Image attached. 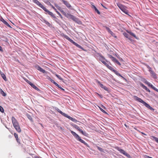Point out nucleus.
<instances>
[{
	"label": "nucleus",
	"instance_id": "nucleus-22",
	"mask_svg": "<svg viewBox=\"0 0 158 158\" xmlns=\"http://www.w3.org/2000/svg\"><path fill=\"white\" fill-rule=\"evenodd\" d=\"M127 33H129L130 35L134 37L136 39H138V38L135 35L134 33L128 31H127Z\"/></svg>",
	"mask_w": 158,
	"mask_h": 158
},
{
	"label": "nucleus",
	"instance_id": "nucleus-1",
	"mask_svg": "<svg viewBox=\"0 0 158 158\" xmlns=\"http://www.w3.org/2000/svg\"><path fill=\"white\" fill-rule=\"evenodd\" d=\"M33 2L36 4L38 6L40 7L43 9L44 11H45V14H48L50 15L52 17H54V14L51 12L49 11L48 9L45 7L44 5L41 4L37 0H32Z\"/></svg>",
	"mask_w": 158,
	"mask_h": 158
},
{
	"label": "nucleus",
	"instance_id": "nucleus-7",
	"mask_svg": "<svg viewBox=\"0 0 158 158\" xmlns=\"http://www.w3.org/2000/svg\"><path fill=\"white\" fill-rule=\"evenodd\" d=\"M96 82L99 85L101 88L104 89L105 90L107 91L108 92H109L110 90L106 86L104 85L101 84L100 81H98V80H96Z\"/></svg>",
	"mask_w": 158,
	"mask_h": 158
},
{
	"label": "nucleus",
	"instance_id": "nucleus-44",
	"mask_svg": "<svg viewBox=\"0 0 158 158\" xmlns=\"http://www.w3.org/2000/svg\"><path fill=\"white\" fill-rule=\"evenodd\" d=\"M106 29L108 31L109 33L110 32V31H111L110 29L108 27H106Z\"/></svg>",
	"mask_w": 158,
	"mask_h": 158
},
{
	"label": "nucleus",
	"instance_id": "nucleus-41",
	"mask_svg": "<svg viewBox=\"0 0 158 158\" xmlns=\"http://www.w3.org/2000/svg\"><path fill=\"white\" fill-rule=\"evenodd\" d=\"M99 108L100 109V110L102 112H103V113H107L104 110H103L102 109V108H101V107H99Z\"/></svg>",
	"mask_w": 158,
	"mask_h": 158
},
{
	"label": "nucleus",
	"instance_id": "nucleus-6",
	"mask_svg": "<svg viewBox=\"0 0 158 158\" xmlns=\"http://www.w3.org/2000/svg\"><path fill=\"white\" fill-rule=\"evenodd\" d=\"M117 149L118 151L119 152L123 154L124 155L127 156V157L129 158H131L130 155L128 154L123 149H121L119 147L117 148Z\"/></svg>",
	"mask_w": 158,
	"mask_h": 158
},
{
	"label": "nucleus",
	"instance_id": "nucleus-9",
	"mask_svg": "<svg viewBox=\"0 0 158 158\" xmlns=\"http://www.w3.org/2000/svg\"><path fill=\"white\" fill-rule=\"evenodd\" d=\"M11 119L14 127L19 125L17 120L14 117H12Z\"/></svg>",
	"mask_w": 158,
	"mask_h": 158
},
{
	"label": "nucleus",
	"instance_id": "nucleus-3",
	"mask_svg": "<svg viewBox=\"0 0 158 158\" xmlns=\"http://www.w3.org/2000/svg\"><path fill=\"white\" fill-rule=\"evenodd\" d=\"M55 110L56 111H57L60 114H62V115H63L65 117H66L68 118L69 119H70L72 121H73L76 123H77V122H80L79 121H78L75 119L73 118L72 117H70V116L68 115L67 114H66L65 113H63L59 109H58V108L56 107L55 108Z\"/></svg>",
	"mask_w": 158,
	"mask_h": 158
},
{
	"label": "nucleus",
	"instance_id": "nucleus-33",
	"mask_svg": "<svg viewBox=\"0 0 158 158\" xmlns=\"http://www.w3.org/2000/svg\"><path fill=\"white\" fill-rule=\"evenodd\" d=\"M14 136L16 139V140L18 142H19V139L18 138V135L16 133H15L14 134Z\"/></svg>",
	"mask_w": 158,
	"mask_h": 158
},
{
	"label": "nucleus",
	"instance_id": "nucleus-2",
	"mask_svg": "<svg viewBox=\"0 0 158 158\" xmlns=\"http://www.w3.org/2000/svg\"><path fill=\"white\" fill-rule=\"evenodd\" d=\"M71 133L72 134V135L77 140L79 141L81 143L84 144L87 147H89V145L86 143L84 140L81 139V137L76 134L75 132L73 131H72L71 130H70Z\"/></svg>",
	"mask_w": 158,
	"mask_h": 158
},
{
	"label": "nucleus",
	"instance_id": "nucleus-36",
	"mask_svg": "<svg viewBox=\"0 0 158 158\" xmlns=\"http://www.w3.org/2000/svg\"><path fill=\"white\" fill-rule=\"evenodd\" d=\"M55 20L56 22L57 23H58V21H59V20L54 15V17H52Z\"/></svg>",
	"mask_w": 158,
	"mask_h": 158
},
{
	"label": "nucleus",
	"instance_id": "nucleus-17",
	"mask_svg": "<svg viewBox=\"0 0 158 158\" xmlns=\"http://www.w3.org/2000/svg\"><path fill=\"white\" fill-rule=\"evenodd\" d=\"M140 86L142 87L144 89L146 90L147 91H148L149 92H150V90L147 88L146 86L144 85L143 83H140Z\"/></svg>",
	"mask_w": 158,
	"mask_h": 158
},
{
	"label": "nucleus",
	"instance_id": "nucleus-52",
	"mask_svg": "<svg viewBox=\"0 0 158 158\" xmlns=\"http://www.w3.org/2000/svg\"><path fill=\"white\" fill-rule=\"evenodd\" d=\"M145 158H152V157L149 156H145Z\"/></svg>",
	"mask_w": 158,
	"mask_h": 158
},
{
	"label": "nucleus",
	"instance_id": "nucleus-8",
	"mask_svg": "<svg viewBox=\"0 0 158 158\" xmlns=\"http://www.w3.org/2000/svg\"><path fill=\"white\" fill-rule=\"evenodd\" d=\"M66 17L68 19H71L74 21H76L77 19L75 16L68 13L66 15Z\"/></svg>",
	"mask_w": 158,
	"mask_h": 158
},
{
	"label": "nucleus",
	"instance_id": "nucleus-26",
	"mask_svg": "<svg viewBox=\"0 0 158 158\" xmlns=\"http://www.w3.org/2000/svg\"><path fill=\"white\" fill-rule=\"evenodd\" d=\"M151 138V139L152 140H154L155 141H156L157 143H158V138L153 136H152Z\"/></svg>",
	"mask_w": 158,
	"mask_h": 158
},
{
	"label": "nucleus",
	"instance_id": "nucleus-16",
	"mask_svg": "<svg viewBox=\"0 0 158 158\" xmlns=\"http://www.w3.org/2000/svg\"><path fill=\"white\" fill-rule=\"evenodd\" d=\"M117 5L118 7L122 11L125 9L124 7V6L121 3H118L117 4Z\"/></svg>",
	"mask_w": 158,
	"mask_h": 158
},
{
	"label": "nucleus",
	"instance_id": "nucleus-14",
	"mask_svg": "<svg viewBox=\"0 0 158 158\" xmlns=\"http://www.w3.org/2000/svg\"><path fill=\"white\" fill-rule=\"evenodd\" d=\"M44 2L47 5L50 6L53 9H55V7L50 2L49 0H45Z\"/></svg>",
	"mask_w": 158,
	"mask_h": 158
},
{
	"label": "nucleus",
	"instance_id": "nucleus-10",
	"mask_svg": "<svg viewBox=\"0 0 158 158\" xmlns=\"http://www.w3.org/2000/svg\"><path fill=\"white\" fill-rule=\"evenodd\" d=\"M35 68L37 70L44 73H47V72L45 70L43 69L42 68H41L38 65L36 66Z\"/></svg>",
	"mask_w": 158,
	"mask_h": 158
},
{
	"label": "nucleus",
	"instance_id": "nucleus-13",
	"mask_svg": "<svg viewBox=\"0 0 158 158\" xmlns=\"http://www.w3.org/2000/svg\"><path fill=\"white\" fill-rule=\"evenodd\" d=\"M101 61L109 69L111 70H112L113 68L109 65L106 62L103 60H101Z\"/></svg>",
	"mask_w": 158,
	"mask_h": 158
},
{
	"label": "nucleus",
	"instance_id": "nucleus-51",
	"mask_svg": "<svg viewBox=\"0 0 158 158\" xmlns=\"http://www.w3.org/2000/svg\"><path fill=\"white\" fill-rule=\"evenodd\" d=\"M58 87L60 89L63 91H64V89L62 87H61V86H60V85L59 86V87Z\"/></svg>",
	"mask_w": 158,
	"mask_h": 158
},
{
	"label": "nucleus",
	"instance_id": "nucleus-59",
	"mask_svg": "<svg viewBox=\"0 0 158 158\" xmlns=\"http://www.w3.org/2000/svg\"><path fill=\"white\" fill-rule=\"evenodd\" d=\"M28 84H29L31 86V84H33L32 83H31L30 81H29V82H27Z\"/></svg>",
	"mask_w": 158,
	"mask_h": 158
},
{
	"label": "nucleus",
	"instance_id": "nucleus-5",
	"mask_svg": "<svg viewBox=\"0 0 158 158\" xmlns=\"http://www.w3.org/2000/svg\"><path fill=\"white\" fill-rule=\"evenodd\" d=\"M133 98L134 100L137 101V102L143 104L146 107L149 109H150V108L151 107V106L149 105V104L145 102L141 98H138L137 96L134 95L133 96Z\"/></svg>",
	"mask_w": 158,
	"mask_h": 158
},
{
	"label": "nucleus",
	"instance_id": "nucleus-53",
	"mask_svg": "<svg viewBox=\"0 0 158 158\" xmlns=\"http://www.w3.org/2000/svg\"><path fill=\"white\" fill-rule=\"evenodd\" d=\"M0 51L2 52H3L2 48L1 46H0Z\"/></svg>",
	"mask_w": 158,
	"mask_h": 158
},
{
	"label": "nucleus",
	"instance_id": "nucleus-23",
	"mask_svg": "<svg viewBox=\"0 0 158 158\" xmlns=\"http://www.w3.org/2000/svg\"><path fill=\"white\" fill-rule=\"evenodd\" d=\"M92 8L94 9L95 11L99 15L100 14V12L98 10L95 6L93 5L92 6Z\"/></svg>",
	"mask_w": 158,
	"mask_h": 158
},
{
	"label": "nucleus",
	"instance_id": "nucleus-25",
	"mask_svg": "<svg viewBox=\"0 0 158 158\" xmlns=\"http://www.w3.org/2000/svg\"><path fill=\"white\" fill-rule=\"evenodd\" d=\"M111 71H113L118 76H120V74L117 71L114 70V68H113Z\"/></svg>",
	"mask_w": 158,
	"mask_h": 158
},
{
	"label": "nucleus",
	"instance_id": "nucleus-45",
	"mask_svg": "<svg viewBox=\"0 0 158 158\" xmlns=\"http://www.w3.org/2000/svg\"><path fill=\"white\" fill-rule=\"evenodd\" d=\"M99 56L102 58L103 59H105V58L104 57L100 54V53H98V54Z\"/></svg>",
	"mask_w": 158,
	"mask_h": 158
},
{
	"label": "nucleus",
	"instance_id": "nucleus-38",
	"mask_svg": "<svg viewBox=\"0 0 158 158\" xmlns=\"http://www.w3.org/2000/svg\"><path fill=\"white\" fill-rule=\"evenodd\" d=\"M0 111L2 113H3L4 112L3 108L1 106H0Z\"/></svg>",
	"mask_w": 158,
	"mask_h": 158
},
{
	"label": "nucleus",
	"instance_id": "nucleus-29",
	"mask_svg": "<svg viewBox=\"0 0 158 158\" xmlns=\"http://www.w3.org/2000/svg\"><path fill=\"white\" fill-rule=\"evenodd\" d=\"M81 133L83 135L86 136H87L88 135V133H87L85 131H83V130L81 132Z\"/></svg>",
	"mask_w": 158,
	"mask_h": 158
},
{
	"label": "nucleus",
	"instance_id": "nucleus-58",
	"mask_svg": "<svg viewBox=\"0 0 158 158\" xmlns=\"http://www.w3.org/2000/svg\"><path fill=\"white\" fill-rule=\"evenodd\" d=\"M50 81H51V82H52V83H54V82H55V81H54L53 80H52H52H51Z\"/></svg>",
	"mask_w": 158,
	"mask_h": 158
},
{
	"label": "nucleus",
	"instance_id": "nucleus-56",
	"mask_svg": "<svg viewBox=\"0 0 158 158\" xmlns=\"http://www.w3.org/2000/svg\"><path fill=\"white\" fill-rule=\"evenodd\" d=\"M24 80L27 83L28 82H29V81L27 79L25 78L24 79Z\"/></svg>",
	"mask_w": 158,
	"mask_h": 158
},
{
	"label": "nucleus",
	"instance_id": "nucleus-48",
	"mask_svg": "<svg viewBox=\"0 0 158 158\" xmlns=\"http://www.w3.org/2000/svg\"><path fill=\"white\" fill-rule=\"evenodd\" d=\"M115 63H116L118 64L119 65H121L120 63L117 60L116 61Z\"/></svg>",
	"mask_w": 158,
	"mask_h": 158
},
{
	"label": "nucleus",
	"instance_id": "nucleus-43",
	"mask_svg": "<svg viewBox=\"0 0 158 158\" xmlns=\"http://www.w3.org/2000/svg\"><path fill=\"white\" fill-rule=\"evenodd\" d=\"M45 23L49 27H50L51 24L48 21H47Z\"/></svg>",
	"mask_w": 158,
	"mask_h": 158
},
{
	"label": "nucleus",
	"instance_id": "nucleus-63",
	"mask_svg": "<svg viewBox=\"0 0 158 158\" xmlns=\"http://www.w3.org/2000/svg\"><path fill=\"white\" fill-rule=\"evenodd\" d=\"M57 8L59 10H60V9H61V7H60L59 6L58 8Z\"/></svg>",
	"mask_w": 158,
	"mask_h": 158
},
{
	"label": "nucleus",
	"instance_id": "nucleus-35",
	"mask_svg": "<svg viewBox=\"0 0 158 158\" xmlns=\"http://www.w3.org/2000/svg\"><path fill=\"white\" fill-rule=\"evenodd\" d=\"M56 76L60 80H63V79L59 75L56 74Z\"/></svg>",
	"mask_w": 158,
	"mask_h": 158
},
{
	"label": "nucleus",
	"instance_id": "nucleus-37",
	"mask_svg": "<svg viewBox=\"0 0 158 158\" xmlns=\"http://www.w3.org/2000/svg\"><path fill=\"white\" fill-rule=\"evenodd\" d=\"M60 11L62 13V14H63L66 17V15H67V13L65 12L63 10H60Z\"/></svg>",
	"mask_w": 158,
	"mask_h": 158
},
{
	"label": "nucleus",
	"instance_id": "nucleus-21",
	"mask_svg": "<svg viewBox=\"0 0 158 158\" xmlns=\"http://www.w3.org/2000/svg\"><path fill=\"white\" fill-rule=\"evenodd\" d=\"M14 127L18 132L20 133L21 132V130L19 125Z\"/></svg>",
	"mask_w": 158,
	"mask_h": 158
},
{
	"label": "nucleus",
	"instance_id": "nucleus-42",
	"mask_svg": "<svg viewBox=\"0 0 158 158\" xmlns=\"http://www.w3.org/2000/svg\"><path fill=\"white\" fill-rule=\"evenodd\" d=\"M147 67L149 69L148 71L149 72L152 70V68L149 65H147Z\"/></svg>",
	"mask_w": 158,
	"mask_h": 158
},
{
	"label": "nucleus",
	"instance_id": "nucleus-27",
	"mask_svg": "<svg viewBox=\"0 0 158 158\" xmlns=\"http://www.w3.org/2000/svg\"><path fill=\"white\" fill-rule=\"evenodd\" d=\"M32 88L35 89V90L37 91H39L40 89H39L38 88H37L35 85L34 84H31V86Z\"/></svg>",
	"mask_w": 158,
	"mask_h": 158
},
{
	"label": "nucleus",
	"instance_id": "nucleus-32",
	"mask_svg": "<svg viewBox=\"0 0 158 158\" xmlns=\"http://www.w3.org/2000/svg\"><path fill=\"white\" fill-rule=\"evenodd\" d=\"M72 126L74 127L77 130L78 128H79V127L78 126H77V125L74 124L73 123L72 124H71Z\"/></svg>",
	"mask_w": 158,
	"mask_h": 158
},
{
	"label": "nucleus",
	"instance_id": "nucleus-50",
	"mask_svg": "<svg viewBox=\"0 0 158 158\" xmlns=\"http://www.w3.org/2000/svg\"><path fill=\"white\" fill-rule=\"evenodd\" d=\"M56 86H57V87H59V85L57 83H56V82H54V83H53Z\"/></svg>",
	"mask_w": 158,
	"mask_h": 158
},
{
	"label": "nucleus",
	"instance_id": "nucleus-24",
	"mask_svg": "<svg viewBox=\"0 0 158 158\" xmlns=\"http://www.w3.org/2000/svg\"><path fill=\"white\" fill-rule=\"evenodd\" d=\"M26 116L29 119L31 122H33V119L31 117V116L29 114H26Z\"/></svg>",
	"mask_w": 158,
	"mask_h": 158
},
{
	"label": "nucleus",
	"instance_id": "nucleus-18",
	"mask_svg": "<svg viewBox=\"0 0 158 158\" xmlns=\"http://www.w3.org/2000/svg\"><path fill=\"white\" fill-rule=\"evenodd\" d=\"M150 73L152 75V77L156 79L157 78V77L156 73H155L152 70L150 72Z\"/></svg>",
	"mask_w": 158,
	"mask_h": 158
},
{
	"label": "nucleus",
	"instance_id": "nucleus-39",
	"mask_svg": "<svg viewBox=\"0 0 158 158\" xmlns=\"http://www.w3.org/2000/svg\"><path fill=\"white\" fill-rule=\"evenodd\" d=\"M123 11V12H124L125 14H127V15H128V11L127 10H126L125 9Z\"/></svg>",
	"mask_w": 158,
	"mask_h": 158
},
{
	"label": "nucleus",
	"instance_id": "nucleus-30",
	"mask_svg": "<svg viewBox=\"0 0 158 158\" xmlns=\"http://www.w3.org/2000/svg\"><path fill=\"white\" fill-rule=\"evenodd\" d=\"M96 147L97 148L98 150L102 152H104V150L101 148H100L98 146H96Z\"/></svg>",
	"mask_w": 158,
	"mask_h": 158
},
{
	"label": "nucleus",
	"instance_id": "nucleus-34",
	"mask_svg": "<svg viewBox=\"0 0 158 158\" xmlns=\"http://www.w3.org/2000/svg\"><path fill=\"white\" fill-rule=\"evenodd\" d=\"M60 16L61 18H62V17L61 15L60 14L57 10L56 8H55V9H53Z\"/></svg>",
	"mask_w": 158,
	"mask_h": 158
},
{
	"label": "nucleus",
	"instance_id": "nucleus-20",
	"mask_svg": "<svg viewBox=\"0 0 158 158\" xmlns=\"http://www.w3.org/2000/svg\"><path fill=\"white\" fill-rule=\"evenodd\" d=\"M0 74L2 76V77L3 78V79L5 81H6V75L0 70Z\"/></svg>",
	"mask_w": 158,
	"mask_h": 158
},
{
	"label": "nucleus",
	"instance_id": "nucleus-49",
	"mask_svg": "<svg viewBox=\"0 0 158 158\" xmlns=\"http://www.w3.org/2000/svg\"><path fill=\"white\" fill-rule=\"evenodd\" d=\"M152 89L158 92V89L155 87H153V88Z\"/></svg>",
	"mask_w": 158,
	"mask_h": 158
},
{
	"label": "nucleus",
	"instance_id": "nucleus-54",
	"mask_svg": "<svg viewBox=\"0 0 158 158\" xmlns=\"http://www.w3.org/2000/svg\"><path fill=\"white\" fill-rule=\"evenodd\" d=\"M49 1L50 2H51L52 3H54V0H49Z\"/></svg>",
	"mask_w": 158,
	"mask_h": 158
},
{
	"label": "nucleus",
	"instance_id": "nucleus-31",
	"mask_svg": "<svg viewBox=\"0 0 158 158\" xmlns=\"http://www.w3.org/2000/svg\"><path fill=\"white\" fill-rule=\"evenodd\" d=\"M123 35H124L125 37L128 38V39H130V36L126 32H124L123 33Z\"/></svg>",
	"mask_w": 158,
	"mask_h": 158
},
{
	"label": "nucleus",
	"instance_id": "nucleus-57",
	"mask_svg": "<svg viewBox=\"0 0 158 158\" xmlns=\"http://www.w3.org/2000/svg\"><path fill=\"white\" fill-rule=\"evenodd\" d=\"M47 79L48 80L50 81L51 80H52V79L49 77H48V78H47Z\"/></svg>",
	"mask_w": 158,
	"mask_h": 158
},
{
	"label": "nucleus",
	"instance_id": "nucleus-64",
	"mask_svg": "<svg viewBox=\"0 0 158 158\" xmlns=\"http://www.w3.org/2000/svg\"><path fill=\"white\" fill-rule=\"evenodd\" d=\"M43 22L44 23H45L47 21V20H45V19H43Z\"/></svg>",
	"mask_w": 158,
	"mask_h": 158
},
{
	"label": "nucleus",
	"instance_id": "nucleus-4",
	"mask_svg": "<svg viewBox=\"0 0 158 158\" xmlns=\"http://www.w3.org/2000/svg\"><path fill=\"white\" fill-rule=\"evenodd\" d=\"M63 36L64 38L67 39L70 42H71V43L73 44L74 45L77 46V47L81 49L83 51H85V50L82 47L81 45H79V44H78L74 41L73 40L71 39L68 35L63 34Z\"/></svg>",
	"mask_w": 158,
	"mask_h": 158
},
{
	"label": "nucleus",
	"instance_id": "nucleus-55",
	"mask_svg": "<svg viewBox=\"0 0 158 158\" xmlns=\"http://www.w3.org/2000/svg\"><path fill=\"white\" fill-rule=\"evenodd\" d=\"M150 110H152V111H154L155 109L153 108L152 107H151L150 108Z\"/></svg>",
	"mask_w": 158,
	"mask_h": 158
},
{
	"label": "nucleus",
	"instance_id": "nucleus-19",
	"mask_svg": "<svg viewBox=\"0 0 158 158\" xmlns=\"http://www.w3.org/2000/svg\"><path fill=\"white\" fill-rule=\"evenodd\" d=\"M108 57L111 59L114 62H115L117 60L114 57L108 54Z\"/></svg>",
	"mask_w": 158,
	"mask_h": 158
},
{
	"label": "nucleus",
	"instance_id": "nucleus-62",
	"mask_svg": "<svg viewBox=\"0 0 158 158\" xmlns=\"http://www.w3.org/2000/svg\"><path fill=\"white\" fill-rule=\"evenodd\" d=\"M120 76V77H122L123 79H124L125 80H126V79L123 77L122 76L121 74H120V76Z\"/></svg>",
	"mask_w": 158,
	"mask_h": 158
},
{
	"label": "nucleus",
	"instance_id": "nucleus-11",
	"mask_svg": "<svg viewBox=\"0 0 158 158\" xmlns=\"http://www.w3.org/2000/svg\"><path fill=\"white\" fill-rule=\"evenodd\" d=\"M60 1H62L63 3L66 5V6L68 8H70L71 7V5L67 1H65L64 0H60Z\"/></svg>",
	"mask_w": 158,
	"mask_h": 158
},
{
	"label": "nucleus",
	"instance_id": "nucleus-61",
	"mask_svg": "<svg viewBox=\"0 0 158 158\" xmlns=\"http://www.w3.org/2000/svg\"><path fill=\"white\" fill-rule=\"evenodd\" d=\"M101 5L102 6H103V7L104 8H105L106 9H107V8L105 7V6H104V5H103L102 4H101Z\"/></svg>",
	"mask_w": 158,
	"mask_h": 158
},
{
	"label": "nucleus",
	"instance_id": "nucleus-28",
	"mask_svg": "<svg viewBox=\"0 0 158 158\" xmlns=\"http://www.w3.org/2000/svg\"><path fill=\"white\" fill-rule=\"evenodd\" d=\"M0 91V93L2 95V96H6V94L2 90V89H1Z\"/></svg>",
	"mask_w": 158,
	"mask_h": 158
},
{
	"label": "nucleus",
	"instance_id": "nucleus-47",
	"mask_svg": "<svg viewBox=\"0 0 158 158\" xmlns=\"http://www.w3.org/2000/svg\"><path fill=\"white\" fill-rule=\"evenodd\" d=\"M109 33L112 36H114V35H115L111 31H110Z\"/></svg>",
	"mask_w": 158,
	"mask_h": 158
},
{
	"label": "nucleus",
	"instance_id": "nucleus-40",
	"mask_svg": "<svg viewBox=\"0 0 158 158\" xmlns=\"http://www.w3.org/2000/svg\"><path fill=\"white\" fill-rule=\"evenodd\" d=\"M96 95L99 97L101 98H103V96L102 95L100 94L97 93H96Z\"/></svg>",
	"mask_w": 158,
	"mask_h": 158
},
{
	"label": "nucleus",
	"instance_id": "nucleus-46",
	"mask_svg": "<svg viewBox=\"0 0 158 158\" xmlns=\"http://www.w3.org/2000/svg\"><path fill=\"white\" fill-rule=\"evenodd\" d=\"M143 81L145 84H147V82H148V81H147L145 79H143Z\"/></svg>",
	"mask_w": 158,
	"mask_h": 158
},
{
	"label": "nucleus",
	"instance_id": "nucleus-15",
	"mask_svg": "<svg viewBox=\"0 0 158 158\" xmlns=\"http://www.w3.org/2000/svg\"><path fill=\"white\" fill-rule=\"evenodd\" d=\"M0 38L2 40L5 42H7L8 41V39L5 36L3 35H1Z\"/></svg>",
	"mask_w": 158,
	"mask_h": 158
},
{
	"label": "nucleus",
	"instance_id": "nucleus-12",
	"mask_svg": "<svg viewBox=\"0 0 158 158\" xmlns=\"http://www.w3.org/2000/svg\"><path fill=\"white\" fill-rule=\"evenodd\" d=\"M0 20L3 23H4L5 25H6L7 26L10 28H12V27H11V26L2 18H1Z\"/></svg>",
	"mask_w": 158,
	"mask_h": 158
},
{
	"label": "nucleus",
	"instance_id": "nucleus-60",
	"mask_svg": "<svg viewBox=\"0 0 158 158\" xmlns=\"http://www.w3.org/2000/svg\"><path fill=\"white\" fill-rule=\"evenodd\" d=\"M55 6L57 8L59 6L56 3H55Z\"/></svg>",
	"mask_w": 158,
	"mask_h": 158
}]
</instances>
